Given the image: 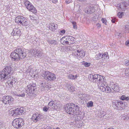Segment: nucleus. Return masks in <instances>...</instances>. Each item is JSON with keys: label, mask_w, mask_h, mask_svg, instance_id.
Here are the masks:
<instances>
[{"label": "nucleus", "mask_w": 129, "mask_h": 129, "mask_svg": "<svg viewBox=\"0 0 129 129\" xmlns=\"http://www.w3.org/2000/svg\"><path fill=\"white\" fill-rule=\"evenodd\" d=\"M124 116H126V117H125V118H124V120H126L128 118L129 119V113L126 114L125 113L124 114Z\"/></svg>", "instance_id": "48"}, {"label": "nucleus", "mask_w": 129, "mask_h": 129, "mask_svg": "<svg viewBox=\"0 0 129 129\" xmlns=\"http://www.w3.org/2000/svg\"><path fill=\"white\" fill-rule=\"evenodd\" d=\"M44 74V79L47 80L51 81L54 80L56 79L55 75L49 71L45 72Z\"/></svg>", "instance_id": "5"}, {"label": "nucleus", "mask_w": 129, "mask_h": 129, "mask_svg": "<svg viewBox=\"0 0 129 129\" xmlns=\"http://www.w3.org/2000/svg\"><path fill=\"white\" fill-rule=\"evenodd\" d=\"M67 86L68 90H69L73 91L74 89L73 86L72 85L68 84L67 85Z\"/></svg>", "instance_id": "28"}, {"label": "nucleus", "mask_w": 129, "mask_h": 129, "mask_svg": "<svg viewBox=\"0 0 129 129\" xmlns=\"http://www.w3.org/2000/svg\"><path fill=\"white\" fill-rule=\"evenodd\" d=\"M25 94L23 92H21V94H16L15 95H17L19 96H21L22 97H24L25 96Z\"/></svg>", "instance_id": "38"}, {"label": "nucleus", "mask_w": 129, "mask_h": 129, "mask_svg": "<svg viewBox=\"0 0 129 129\" xmlns=\"http://www.w3.org/2000/svg\"><path fill=\"white\" fill-rule=\"evenodd\" d=\"M104 83V82H103ZM102 86H103V87H106V88H107V87H108V85L106 84H105L103 83V84L102 85Z\"/></svg>", "instance_id": "55"}, {"label": "nucleus", "mask_w": 129, "mask_h": 129, "mask_svg": "<svg viewBox=\"0 0 129 129\" xmlns=\"http://www.w3.org/2000/svg\"><path fill=\"white\" fill-rule=\"evenodd\" d=\"M12 72H13L12 68L9 66L5 67L0 73V80L4 81L7 79L8 82L13 81V78L10 77L11 73H12Z\"/></svg>", "instance_id": "1"}, {"label": "nucleus", "mask_w": 129, "mask_h": 129, "mask_svg": "<svg viewBox=\"0 0 129 129\" xmlns=\"http://www.w3.org/2000/svg\"><path fill=\"white\" fill-rule=\"evenodd\" d=\"M98 77V80L99 82H102L103 81H104V78H105L104 77L99 75Z\"/></svg>", "instance_id": "26"}, {"label": "nucleus", "mask_w": 129, "mask_h": 129, "mask_svg": "<svg viewBox=\"0 0 129 129\" xmlns=\"http://www.w3.org/2000/svg\"><path fill=\"white\" fill-rule=\"evenodd\" d=\"M105 92L108 93H110L111 92H112V88L111 89L108 86L107 88H106Z\"/></svg>", "instance_id": "36"}, {"label": "nucleus", "mask_w": 129, "mask_h": 129, "mask_svg": "<svg viewBox=\"0 0 129 129\" xmlns=\"http://www.w3.org/2000/svg\"><path fill=\"white\" fill-rule=\"evenodd\" d=\"M30 10H28L30 11H31L34 13H36L37 12V11L36 9L33 6V8L31 7L30 8Z\"/></svg>", "instance_id": "34"}, {"label": "nucleus", "mask_w": 129, "mask_h": 129, "mask_svg": "<svg viewBox=\"0 0 129 129\" xmlns=\"http://www.w3.org/2000/svg\"><path fill=\"white\" fill-rule=\"evenodd\" d=\"M126 2L125 1L123 2L120 3L119 8L124 10L125 9V8L126 7Z\"/></svg>", "instance_id": "21"}, {"label": "nucleus", "mask_w": 129, "mask_h": 129, "mask_svg": "<svg viewBox=\"0 0 129 129\" xmlns=\"http://www.w3.org/2000/svg\"><path fill=\"white\" fill-rule=\"evenodd\" d=\"M60 40L61 43L64 45H67L74 44L75 39L71 36H65L62 38Z\"/></svg>", "instance_id": "3"}, {"label": "nucleus", "mask_w": 129, "mask_h": 129, "mask_svg": "<svg viewBox=\"0 0 129 129\" xmlns=\"http://www.w3.org/2000/svg\"><path fill=\"white\" fill-rule=\"evenodd\" d=\"M28 91H27V94H26V96L29 98H31L30 97L31 96H32V95H33V93L34 92H31L29 90Z\"/></svg>", "instance_id": "32"}, {"label": "nucleus", "mask_w": 129, "mask_h": 129, "mask_svg": "<svg viewBox=\"0 0 129 129\" xmlns=\"http://www.w3.org/2000/svg\"><path fill=\"white\" fill-rule=\"evenodd\" d=\"M16 50H15L14 52L11 53V57L14 59V60L16 59L18 60L20 59L19 58V55L18 54V53L15 51Z\"/></svg>", "instance_id": "13"}, {"label": "nucleus", "mask_w": 129, "mask_h": 129, "mask_svg": "<svg viewBox=\"0 0 129 129\" xmlns=\"http://www.w3.org/2000/svg\"><path fill=\"white\" fill-rule=\"evenodd\" d=\"M100 89L102 91H105L106 89V87H103V86H101L100 87Z\"/></svg>", "instance_id": "44"}, {"label": "nucleus", "mask_w": 129, "mask_h": 129, "mask_svg": "<svg viewBox=\"0 0 129 129\" xmlns=\"http://www.w3.org/2000/svg\"><path fill=\"white\" fill-rule=\"evenodd\" d=\"M102 53H99L98 54H96L95 56V58L97 59L102 58Z\"/></svg>", "instance_id": "35"}, {"label": "nucleus", "mask_w": 129, "mask_h": 129, "mask_svg": "<svg viewBox=\"0 0 129 129\" xmlns=\"http://www.w3.org/2000/svg\"><path fill=\"white\" fill-rule=\"evenodd\" d=\"M15 51L18 53V54L19 55V58L20 59L24 58L27 55L25 51L21 49H16Z\"/></svg>", "instance_id": "8"}, {"label": "nucleus", "mask_w": 129, "mask_h": 129, "mask_svg": "<svg viewBox=\"0 0 129 129\" xmlns=\"http://www.w3.org/2000/svg\"><path fill=\"white\" fill-rule=\"evenodd\" d=\"M3 102L6 104H12L13 102L14 99L11 96H3L2 100Z\"/></svg>", "instance_id": "6"}, {"label": "nucleus", "mask_w": 129, "mask_h": 129, "mask_svg": "<svg viewBox=\"0 0 129 129\" xmlns=\"http://www.w3.org/2000/svg\"><path fill=\"white\" fill-rule=\"evenodd\" d=\"M24 109L23 107H21L19 108H17L13 110L12 111V115L14 116H17L21 114L22 113H23Z\"/></svg>", "instance_id": "9"}, {"label": "nucleus", "mask_w": 129, "mask_h": 129, "mask_svg": "<svg viewBox=\"0 0 129 129\" xmlns=\"http://www.w3.org/2000/svg\"><path fill=\"white\" fill-rule=\"evenodd\" d=\"M85 96V94H78V100L79 101L80 103L82 104L84 103V102L82 101L84 100V98Z\"/></svg>", "instance_id": "16"}, {"label": "nucleus", "mask_w": 129, "mask_h": 129, "mask_svg": "<svg viewBox=\"0 0 129 129\" xmlns=\"http://www.w3.org/2000/svg\"><path fill=\"white\" fill-rule=\"evenodd\" d=\"M98 76L99 74H93V78L92 81H93L94 82H96L97 81H98Z\"/></svg>", "instance_id": "23"}, {"label": "nucleus", "mask_w": 129, "mask_h": 129, "mask_svg": "<svg viewBox=\"0 0 129 129\" xmlns=\"http://www.w3.org/2000/svg\"><path fill=\"white\" fill-rule=\"evenodd\" d=\"M50 1H52V2L54 3H55L57 2V0H49Z\"/></svg>", "instance_id": "61"}, {"label": "nucleus", "mask_w": 129, "mask_h": 129, "mask_svg": "<svg viewBox=\"0 0 129 129\" xmlns=\"http://www.w3.org/2000/svg\"><path fill=\"white\" fill-rule=\"evenodd\" d=\"M55 110H56L57 109H59L61 107V105L59 101L55 100Z\"/></svg>", "instance_id": "20"}, {"label": "nucleus", "mask_w": 129, "mask_h": 129, "mask_svg": "<svg viewBox=\"0 0 129 129\" xmlns=\"http://www.w3.org/2000/svg\"><path fill=\"white\" fill-rule=\"evenodd\" d=\"M30 10H28L30 11H31L34 13H36L37 12V11L36 9L33 6V8L31 7L30 8Z\"/></svg>", "instance_id": "33"}, {"label": "nucleus", "mask_w": 129, "mask_h": 129, "mask_svg": "<svg viewBox=\"0 0 129 129\" xmlns=\"http://www.w3.org/2000/svg\"><path fill=\"white\" fill-rule=\"evenodd\" d=\"M90 63L85 62L84 64V66L86 67H88L90 66Z\"/></svg>", "instance_id": "51"}, {"label": "nucleus", "mask_w": 129, "mask_h": 129, "mask_svg": "<svg viewBox=\"0 0 129 129\" xmlns=\"http://www.w3.org/2000/svg\"><path fill=\"white\" fill-rule=\"evenodd\" d=\"M125 64L126 66H129V60H126L125 61Z\"/></svg>", "instance_id": "52"}, {"label": "nucleus", "mask_w": 129, "mask_h": 129, "mask_svg": "<svg viewBox=\"0 0 129 129\" xmlns=\"http://www.w3.org/2000/svg\"><path fill=\"white\" fill-rule=\"evenodd\" d=\"M37 51V50L36 49H33L30 52H29V54L30 55V56H31L33 55H36V53Z\"/></svg>", "instance_id": "25"}, {"label": "nucleus", "mask_w": 129, "mask_h": 129, "mask_svg": "<svg viewBox=\"0 0 129 129\" xmlns=\"http://www.w3.org/2000/svg\"><path fill=\"white\" fill-rule=\"evenodd\" d=\"M117 104H118V106H120L121 107V105H120V104H119V101H117Z\"/></svg>", "instance_id": "62"}, {"label": "nucleus", "mask_w": 129, "mask_h": 129, "mask_svg": "<svg viewBox=\"0 0 129 129\" xmlns=\"http://www.w3.org/2000/svg\"><path fill=\"white\" fill-rule=\"evenodd\" d=\"M124 31L125 33H129V25H128L125 26V28Z\"/></svg>", "instance_id": "30"}, {"label": "nucleus", "mask_w": 129, "mask_h": 129, "mask_svg": "<svg viewBox=\"0 0 129 129\" xmlns=\"http://www.w3.org/2000/svg\"><path fill=\"white\" fill-rule=\"evenodd\" d=\"M48 42L51 44L55 45L56 44V41L54 40H51V39L48 40Z\"/></svg>", "instance_id": "29"}, {"label": "nucleus", "mask_w": 129, "mask_h": 129, "mask_svg": "<svg viewBox=\"0 0 129 129\" xmlns=\"http://www.w3.org/2000/svg\"><path fill=\"white\" fill-rule=\"evenodd\" d=\"M23 21L22 22V23L21 24L23 26H27L28 25L29 22L27 21V19L24 18Z\"/></svg>", "instance_id": "22"}, {"label": "nucleus", "mask_w": 129, "mask_h": 129, "mask_svg": "<svg viewBox=\"0 0 129 129\" xmlns=\"http://www.w3.org/2000/svg\"><path fill=\"white\" fill-rule=\"evenodd\" d=\"M29 17L30 18V19L32 20H33L34 19V17H33V16H32L31 15H29Z\"/></svg>", "instance_id": "64"}, {"label": "nucleus", "mask_w": 129, "mask_h": 129, "mask_svg": "<svg viewBox=\"0 0 129 129\" xmlns=\"http://www.w3.org/2000/svg\"><path fill=\"white\" fill-rule=\"evenodd\" d=\"M24 4L27 8V6L28 7V6L30 5V4H31L29 2L27 1H26L24 3Z\"/></svg>", "instance_id": "42"}, {"label": "nucleus", "mask_w": 129, "mask_h": 129, "mask_svg": "<svg viewBox=\"0 0 129 129\" xmlns=\"http://www.w3.org/2000/svg\"><path fill=\"white\" fill-rule=\"evenodd\" d=\"M55 102H56L55 100L51 101L48 103L47 107L50 108V110H55Z\"/></svg>", "instance_id": "12"}, {"label": "nucleus", "mask_w": 129, "mask_h": 129, "mask_svg": "<svg viewBox=\"0 0 129 129\" xmlns=\"http://www.w3.org/2000/svg\"><path fill=\"white\" fill-rule=\"evenodd\" d=\"M21 34V31L19 29L15 28L13 29L12 33H11V35L15 37H17V38L19 37Z\"/></svg>", "instance_id": "11"}, {"label": "nucleus", "mask_w": 129, "mask_h": 129, "mask_svg": "<svg viewBox=\"0 0 129 129\" xmlns=\"http://www.w3.org/2000/svg\"><path fill=\"white\" fill-rule=\"evenodd\" d=\"M102 58L103 61L107 60L109 58V56L107 52H105L102 54Z\"/></svg>", "instance_id": "17"}, {"label": "nucleus", "mask_w": 129, "mask_h": 129, "mask_svg": "<svg viewBox=\"0 0 129 129\" xmlns=\"http://www.w3.org/2000/svg\"><path fill=\"white\" fill-rule=\"evenodd\" d=\"M85 11L86 13L89 14L93 12L94 11V10L93 8L89 6L86 8L85 10Z\"/></svg>", "instance_id": "15"}, {"label": "nucleus", "mask_w": 129, "mask_h": 129, "mask_svg": "<svg viewBox=\"0 0 129 129\" xmlns=\"http://www.w3.org/2000/svg\"><path fill=\"white\" fill-rule=\"evenodd\" d=\"M49 109H50V108H49V107H47L46 106H45L43 108V111L45 112H47Z\"/></svg>", "instance_id": "46"}, {"label": "nucleus", "mask_w": 129, "mask_h": 129, "mask_svg": "<svg viewBox=\"0 0 129 129\" xmlns=\"http://www.w3.org/2000/svg\"><path fill=\"white\" fill-rule=\"evenodd\" d=\"M12 124L14 127L18 129L23 126L24 124V121L21 118H15L13 120Z\"/></svg>", "instance_id": "4"}, {"label": "nucleus", "mask_w": 129, "mask_h": 129, "mask_svg": "<svg viewBox=\"0 0 129 129\" xmlns=\"http://www.w3.org/2000/svg\"><path fill=\"white\" fill-rule=\"evenodd\" d=\"M49 29L50 30H55L57 27V25L54 23H50L49 25Z\"/></svg>", "instance_id": "19"}, {"label": "nucleus", "mask_w": 129, "mask_h": 129, "mask_svg": "<svg viewBox=\"0 0 129 129\" xmlns=\"http://www.w3.org/2000/svg\"><path fill=\"white\" fill-rule=\"evenodd\" d=\"M119 102V104H120V105H121L122 106V105L124 104L123 102L122 101H120Z\"/></svg>", "instance_id": "60"}, {"label": "nucleus", "mask_w": 129, "mask_h": 129, "mask_svg": "<svg viewBox=\"0 0 129 129\" xmlns=\"http://www.w3.org/2000/svg\"><path fill=\"white\" fill-rule=\"evenodd\" d=\"M125 74L126 76H129V68L125 69Z\"/></svg>", "instance_id": "37"}, {"label": "nucleus", "mask_w": 129, "mask_h": 129, "mask_svg": "<svg viewBox=\"0 0 129 129\" xmlns=\"http://www.w3.org/2000/svg\"><path fill=\"white\" fill-rule=\"evenodd\" d=\"M118 87L117 86H114L113 88H112V92H114V91H118Z\"/></svg>", "instance_id": "39"}, {"label": "nucleus", "mask_w": 129, "mask_h": 129, "mask_svg": "<svg viewBox=\"0 0 129 129\" xmlns=\"http://www.w3.org/2000/svg\"><path fill=\"white\" fill-rule=\"evenodd\" d=\"M96 25L99 28V27H100L101 26V24L99 23H97L96 24Z\"/></svg>", "instance_id": "63"}, {"label": "nucleus", "mask_w": 129, "mask_h": 129, "mask_svg": "<svg viewBox=\"0 0 129 129\" xmlns=\"http://www.w3.org/2000/svg\"><path fill=\"white\" fill-rule=\"evenodd\" d=\"M72 23L73 25V28L74 29H76L77 28V26L76 25V23L75 22H73Z\"/></svg>", "instance_id": "43"}, {"label": "nucleus", "mask_w": 129, "mask_h": 129, "mask_svg": "<svg viewBox=\"0 0 129 129\" xmlns=\"http://www.w3.org/2000/svg\"><path fill=\"white\" fill-rule=\"evenodd\" d=\"M78 76L79 75L77 74H76L75 76L72 74H70L69 75L68 77L69 78L72 79H74L75 78H77Z\"/></svg>", "instance_id": "24"}, {"label": "nucleus", "mask_w": 129, "mask_h": 129, "mask_svg": "<svg viewBox=\"0 0 129 129\" xmlns=\"http://www.w3.org/2000/svg\"><path fill=\"white\" fill-rule=\"evenodd\" d=\"M121 34L120 33H117L116 34V36H121Z\"/></svg>", "instance_id": "59"}, {"label": "nucleus", "mask_w": 129, "mask_h": 129, "mask_svg": "<svg viewBox=\"0 0 129 129\" xmlns=\"http://www.w3.org/2000/svg\"><path fill=\"white\" fill-rule=\"evenodd\" d=\"M93 103L91 101H90L88 102L87 104V107H91L93 106Z\"/></svg>", "instance_id": "40"}, {"label": "nucleus", "mask_w": 129, "mask_h": 129, "mask_svg": "<svg viewBox=\"0 0 129 129\" xmlns=\"http://www.w3.org/2000/svg\"><path fill=\"white\" fill-rule=\"evenodd\" d=\"M44 82L42 81H41L40 83V85L41 86H43L44 87Z\"/></svg>", "instance_id": "54"}, {"label": "nucleus", "mask_w": 129, "mask_h": 129, "mask_svg": "<svg viewBox=\"0 0 129 129\" xmlns=\"http://www.w3.org/2000/svg\"><path fill=\"white\" fill-rule=\"evenodd\" d=\"M77 54H76L77 56H80L81 57H83L85 55L84 52L82 51L81 49L77 50Z\"/></svg>", "instance_id": "18"}, {"label": "nucleus", "mask_w": 129, "mask_h": 129, "mask_svg": "<svg viewBox=\"0 0 129 129\" xmlns=\"http://www.w3.org/2000/svg\"><path fill=\"white\" fill-rule=\"evenodd\" d=\"M65 30L64 29L60 31L59 34L60 35H63L65 32Z\"/></svg>", "instance_id": "50"}, {"label": "nucleus", "mask_w": 129, "mask_h": 129, "mask_svg": "<svg viewBox=\"0 0 129 129\" xmlns=\"http://www.w3.org/2000/svg\"><path fill=\"white\" fill-rule=\"evenodd\" d=\"M93 74H90L89 75L88 79L89 80L92 81L93 80Z\"/></svg>", "instance_id": "41"}, {"label": "nucleus", "mask_w": 129, "mask_h": 129, "mask_svg": "<svg viewBox=\"0 0 129 129\" xmlns=\"http://www.w3.org/2000/svg\"><path fill=\"white\" fill-rule=\"evenodd\" d=\"M123 12H119L118 13V15L119 18H121L122 17V15L123 14Z\"/></svg>", "instance_id": "49"}, {"label": "nucleus", "mask_w": 129, "mask_h": 129, "mask_svg": "<svg viewBox=\"0 0 129 129\" xmlns=\"http://www.w3.org/2000/svg\"><path fill=\"white\" fill-rule=\"evenodd\" d=\"M31 7L33 8V6L31 4H30V5L29 6H28V7L27 6V8L28 10H30V8Z\"/></svg>", "instance_id": "53"}, {"label": "nucleus", "mask_w": 129, "mask_h": 129, "mask_svg": "<svg viewBox=\"0 0 129 129\" xmlns=\"http://www.w3.org/2000/svg\"><path fill=\"white\" fill-rule=\"evenodd\" d=\"M24 17L22 16H17L15 18V22L21 24L23 21Z\"/></svg>", "instance_id": "14"}, {"label": "nucleus", "mask_w": 129, "mask_h": 129, "mask_svg": "<svg viewBox=\"0 0 129 129\" xmlns=\"http://www.w3.org/2000/svg\"><path fill=\"white\" fill-rule=\"evenodd\" d=\"M79 109L78 105L73 103L67 104L65 108L66 112L67 113L74 115L80 114Z\"/></svg>", "instance_id": "2"}, {"label": "nucleus", "mask_w": 129, "mask_h": 129, "mask_svg": "<svg viewBox=\"0 0 129 129\" xmlns=\"http://www.w3.org/2000/svg\"><path fill=\"white\" fill-rule=\"evenodd\" d=\"M72 1V0H66L65 2L67 4H69Z\"/></svg>", "instance_id": "56"}, {"label": "nucleus", "mask_w": 129, "mask_h": 129, "mask_svg": "<svg viewBox=\"0 0 129 129\" xmlns=\"http://www.w3.org/2000/svg\"><path fill=\"white\" fill-rule=\"evenodd\" d=\"M43 54V53L42 51H40L38 49L37 50L36 56L41 57L42 55Z\"/></svg>", "instance_id": "27"}, {"label": "nucleus", "mask_w": 129, "mask_h": 129, "mask_svg": "<svg viewBox=\"0 0 129 129\" xmlns=\"http://www.w3.org/2000/svg\"><path fill=\"white\" fill-rule=\"evenodd\" d=\"M42 117V116L41 114L36 113L33 114L31 117V119L34 122H36L40 120Z\"/></svg>", "instance_id": "10"}, {"label": "nucleus", "mask_w": 129, "mask_h": 129, "mask_svg": "<svg viewBox=\"0 0 129 129\" xmlns=\"http://www.w3.org/2000/svg\"><path fill=\"white\" fill-rule=\"evenodd\" d=\"M26 91H28L29 90L30 92H34L36 89V84L35 83H31L27 85L26 88Z\"/></svg>", "instance_id": "7"}, {"label": "nucleus", "mask_w": 129, "mask_h": 129, "mask_svg": "<svg viewBox=\"0 0 129 129\" xmlns=\"http://www.w3.org/2000/svg\"><path fill=\"white\" fill-rule=\"evenodd\" d=\"M117 101L114 100L113 101V103H112V106L114 107L115 108H116L115 107H116V104L117 103Z\"/></svg>", "instance_id": "45"}, {"label": "nucleus", "mask_w": 129, "mask_h": 129, "mask_svg": "<svg viewBox=\"0 0 129 129\" xmlns=\"http://www.w3.org/2000/svg\"><path fill=\"white\" fill-rule=\"evenodd\" d=\"M101 21L103 23H104L105 25H106V22L107 21L106 19L102 18L101 19Z\"/></svg>", "instance_id": "47"}, {"label": "nucleus", "mask_w": 129, "mask_h": 129, "mask_svg": "<svg viewBox=\"0 0 129 129\" xmlns=\"http://www.w3.org/2000/svg\"><path fill=\"white\" fill-rule=\"evenodd\" d=\"M122 100H126L128 101L129 100V98L128 96H126L125 95H122L120 98Z\"/></svg>", "instance_id": "31"}, {"label": "nucleus", "mask_w": 129, "mask_h": 129, "mask_svg": "<svg viewBox=\"0 0 129 129\" xmlns=\"http://www.w3.org/2000/svg\"><path fill=\"white\" fill-rule=\"evenodd\" d=\"M125 45L127 46H129V40H127L126 41Z\"/></svg>", "instance_id": "58"}, {"label": "nucleus", "mask_w": 129, "mask_h": 129, "mask_svg": "<svg viewBox=\"0 0 129 129\" xmlns=\"http://www.w3.org/2000/svg\"><path fill=\"white\" fill-rule=\"evenodd\" d=\"M13 83H14V81H13V80L12 81H12H10V82H8V84H10L11 85H13Z\"/></svg>", "instance_id": "57"}]
</instances>
